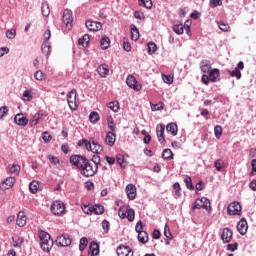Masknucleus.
<instances>
[{"mask_svg": "<svg viewBox=\"0 0 256 256\" xmlns=\"http://www.w3.org/2000/svg\"><path fill=\"white\" fill-rule=\"evenodd\" d=\"M85 147L87 151H91L92 153H96V155H99V153H103V146L95 140V138H89L87 139H82L78 141V147Z\"/></svg>", "mask_w": 256, "mask_h": 256, "instance_id": "1", "label": "nucleus"}, {"mask_svg": "<svg viewBox=\"0 0 256 256\" xmlns=\"http://www.w3.org/2000/svg\"><path fill=\"white\" fill-rule=\"evenodd\" d=\"M40 238V246L43 251L49 253L51 249H53V239H51V235L43 230L38 232Z\"/></svg>", "mask_w": 256, "mask_h": 256, "instance_id": "2", "label": "nucleus"}, {"mask_svg": "<svg viewBox=\"0 0 256 256\" xmlns=\"http://www.w3.org/2000/svg\"><path fill=\"white\" fill-rule=\"evenodd\" d=\"M99 169V166H97L95 163L86 160L85 164L82 166V169L80 170V174L83 175V177H93L95 173H97V170Z\"/></svg>", "mask_w": 256, "mask_h": 256, "instance_id": "3", "label": "nucleus"}, {"mask_svg": "<svg viewBox=\"0 0 256 256\" xmlns=\"http://www.w3.org/2000/svg\"><path fill=\"white\" fill-rule=\"evenodd\" d=\"M193 210L195 209H205L206 211H208V213L211 212V201H209L207 199V197H202L200 199H197L194 202V206L192 208Z\"/></svg>", "mask_w": 256, "mask_h": 256, "instance_id": "4", "label": "nucleus"}, {"mask_svg": "<svg viewBox=\"0 0 256 256\" xmlns=\"http://www.w3.org/2000/svg\"><path fill=\"white\" fill-rule=\"evenodd\" d=\"M62 21L68 31L73 29V11L65 9L62 16Z\"/></svg>", "mask_w": 256, "mask_h": 256, "instance_id": "5", "label": "nucleus"}, {"mask_svg": "<svg viewBox=\"0 0 256 256\" xmlns=\"http://www.w3.org/2000/svg\"><path fill=\"white\" fill-rule=\"evenodd\" d=\"M88 160L86 159L85 156L82 155H72L70 157V163L74 165L79 171L83 169V166Z\"/></svg>", "mask_w": 256, "mask_h": 256, "instance_id": "6", "label": "nucleus"}, {"mask_svg": "<svg viewBox=\"0 0 256 256\" xmlns=\"http://www.w3.org/2000/svg\"><path fill=\"white\" fill-rule=\"evenodd\" d=\"M67 103L71 111H77V90H71L67 95Z\"/></svg>", "mask_w": 256, "mask_h": 256, "instance_id": "7", "label": "nucleus"}, {"mask_svg": "<svg viewBox=\"0 0 256 256\" xmlns=\"http://www.w3.org/2000/svg\"><path fill=\"white\" fill-rule=\"evenodd\" d=\"M53 215H62L65 212V204L62 201L56 200L51 205Z\"/></svg>", "mask_w": 256, "mask_h": 256, "instance_id": "8", "label": "nucleus"}, {"mask_svg": "<svg viewBox=\"0 0 256 256\" xmlns=\"http://www.w3.org/2000/svg\"><path fill=\"white\" fill-rule=\"evenodd\" d=\"M241 204L239 202H232L227 207L228 215H241Z\"/></svg>", "mask_w": 256, "mask_h": 256, "instance_id": "9", "label": "nucleus"}, {"mask_svg": "<svg viewBox=\"0 0 256 256\" xmlns=\"http://www.w3.org/2000/svg\"><path fill=\"white\" fill-rule=\"evenodd\" d=\"M126 84L130 89H133L134 91H141L142 86L141 84L137 83V79L133 75H129L126 79Z\"/></svg>", "mask_w": 256, "mask_h": 256, "instance_id": "10", "label": "nucleus"}, {"mask_svg": "<svg viewBox=\"0 0 256 256\" xmlns=\"http://www.w3.org/2000/svg\"><path fill=\"white\" fill-rule=\"evenodd\" d=\"M56 245H59V247H69L71 245V238L67 234L58 236L56 238Z\"/></svg>", "mask_w": 256, "mask_h": 256, "instance_id": "11", "label": "nucleus"}, {"mask_svg": "<svg viewBox=\"0 0 256 256\" xmlns=\"http://www.w3.org/2000/svg\"><path fill=\"white\" fill-rule=\"evenodd\" d=\"M127 197L130 201H134L135 197H137V187L133 184H128L125 188Z\"/></svg>", "mask_w": 256, "mask_h": 256, "instance_id": "12", "label": "nucleus"}, {"mask_svg": "<svg viewBox=\"0 0 256 256\" xmlns=\"http://www.w3.org/2000/svg\"><path fill=\"white\" fill-rule=\"evenodd\" d=\"M14 123L19 125V127H25L29 123V119H27L23 113H19L15 115Z\"/></svg>", "mask_w": 256, "mask_h": 256, "instance_id": "13", "label": "nucleus"}, {"mask_svg": "<svg viewBox=\"0 0 256 256\" xmlns=\"http://www.w3.org/2000/svg\"><path fill=\"white\" fill-rule=\"evenodd\" d=\"M156 135H157L159 143H161V145H163V143H165V125L158 124L156 126Z\"/></svg>", "mask_w": 256, "mask_h": 256, "instance_id": "14", "label": "nucleus"}, {"mask_svg": "<svg viewBox=\"0 0 256 256\" xmlns=\"http://www.w3.org/2000/svg\"><path fill=\"white\" fill-rule=\"evenodd\" d=\"M116 253L118 256H133V250L129 246L121 245L117 248Z\"/></svg>", "mask_w": 256, "mask_h": 256, "instance_id": "15", "label": "nucleus"}, {"mask_svg": "<svg viewBox=\"0 0 256 256\" xmlns=\"http://www.w3.org/2000/svg\"><path fill=\"white\" fill-rule=\"evenodd\" d=\"M247 229H249V226L247 225V220H245V218H242L237 224V231L240 233V235H247Z\"/></svg>", "mask_w": 256, "mask_h": 256, "instance_id": "16", "label": "nucleus"}, {"mask_svg": "<svg viewBox=\"0 0 256 256\" xmlns=\"http://www.w3.org/2000/svg\"><path fill=\"white\" fill-rule=\"evenodd\" d=\"M221 239L224 243H230L233 239V231L229 228H224L221 234Z\"/></svg>", "mask_w": 256, "mask_h": 256, "instance_id": "17", "label": "nucleus"}, {"mask_svg": "<svg viewBox=\"0 0 256 256\" xmlns=\"http://www.w3.org/2000/svg\"><path fill=\"white\" fill-rule=\"evenodd\" d=\"M15 185V178L8 177L5 181H3L0 185L2 191H7V189H11Z\"/></svg>", "mask_w": 256, "mask_h": 256, "instance_id": "18", "label": "nucleus"}, {"mask_svg": "<svg viewBox=\"0 0 256 256\" xmlns=\"http://www.w3.org/2000/svg\"><path fill=\"white\" fill-rule=\"evenodd\" d=\"M85 25L87 29H89V31H100L101 27H103L100 22H95L91 20L86 21Z\"/></svg>", "mask_w": 256, "mask_h": 256, "instance_id": "19", "label": "nucleus"}, {"mask_svg": "<svg viewBox=\"0 0 256 256\" xmlns=\"http://www.w3.org/2000/svg\"><path fill=\"white\" fill-rule=\"evenodd\" d=\"M16 225H18V227H25V225H27V216H25V212H18Z\"/></svg>", "mask_w": 256, "mask_h": 256, "instance_id": "20", "label": "nucleus"}, {"mask_svg": "<svg viewBox=\"0 0 256 256\" xmlns=\"http://www.w3.org/2000/svg\"><path fill=\"white\" fill-rule=\"evenodd\" d=\"M115 141H117V136L113 132H107L105 137V143L108 147H113L115 145Z\"/></svg>", "mask_w": 256, "mask_h": 256, "instance_id": "21", "label": "nucleus"}, {"mask_svg": "<svg viewBox=\"0 0 256 256\" xmlns=\"http://www.w3.org/2000/svg\"><path fill=\"white\" fill-rule=\"evenodd\" d=\"M97 71L100 77H107L109 75V66L107 64H102L98 66Z\"/></svg>", "mask_w": 256, "mask_h": 256, "instance_id": "22", "label": "nucleus"}, {"mask_svg": "<svg viewBox=\"0 0 256 256\" xmlns=\"http://www.w3.org/2000/svg\"><path fill=\"white\" fill-rule=\"evenodd\" d=\"M43 117V112H37L32 119H30V126L36 127V125L39 124V121H41V118Z\"/></svg>", "mask_w": 256, "mask_h": 256, "instance_id": "23", "label": "nucleus"}, {"mask_svg": "<svg viewBox=\"0 0 256 256\" xmlns=\"http://www.w3.org/2000/svg\"><path fill=\"white\" fill-rule=\"evenodd\" d=\"M166 131H168V133H171V135H173V137H176L179 129L177 127V124L172 122L166 126Z\"/></svg>", "mask_w": 256, "mask_h": 256, "instance_id": "24", "label": "nucleus"}, {"mask_svg": "<svg viewBox=\"0 0 256 256\" xmlns=\"http://www.w3.org/2000/svg\"><path fill=\"white\" fill-rule=\"evenodd\" d=\"M220 75H221V73L219 72V69L214 68V69L210 70V72H209V79L212 83H215L217 81V79H219Z\"/></svg>", "mask_w": 256, "mask_h": 256, "instance_id": "25", "label": "nucleus"}, {"mask_svg": "<svg viewBox=\"0 0 256 256\" xmlns=\"http://www.w3.org/2000/svg\"><path fill=\"white\" fill-rule=\"evenodd\" d=\"M41 13L43 17H49V15H51V9L49 8V3H47V1L42 2Z\"/></svg>", "mask_w": 256, "mask_h": 256, "instance_id": "26", "label": "nucleus"}, {"mask_svg": "<svg viewBox=\"0 0 256 256\" xmlns=\"http://www.w3.org/2000/svg\"><path fill=\"white\" fill-rule=\"evenodd\" d=\"M42 53L43 55L49 56L51 55V44L49 43V41H44L42 43Z\"/></svg>", "mask_w": 256, "mask_h": 256, "instance_id": "27", "label": "nucleus"}, {"mask_svg": "<svg viewBox=\"0 0 256 256\" xmlns=\"http://www.w3.org/2000/svg\"><path fill=\"white\" fill-rule=\"evenodd\" d=\"M130 28H131L132 41H138L139 40V29H137V26H135V24H132L130 26Z\"/></svg>", "mask_w": 256, "mask_h": 256, "instance_id": "28", "label": "nucleus"}, {"mask_svg": "<svg viewBox=\"0 0 256 256\" xmlns=\"http://www.w3.org/2000/svg\"><path fill=\"white\" fill-rule=\"evenodd\" d=\"M104 212L105 208L103 205L95 204L92 206V213H94V215H103Z\"/></svg>", "mask_w": 256, "mask_h": 256, "instance_id": "29", "label": "nucleus"}, {"mask_svg": "<svg viewBox=\"0 0 256 256\" xmlns=\"http://www.w3.org/2000/svg\"><path fill=\"white\" fill-rule=\"evenodd\" d=\"M200 69L202 73H209V71H211V63L207 60L202 61Z\"/></svg>", "mask_w": 256, "mask_h": 256, "instance_id": "30", "label": "nucleus"}, {"mask_svg": "<svg viewBox=\"0 0 256 256\" xmlns=\"http://www.w3.org/2000/svg\"><path fill=\"white\" fill-rule=\"evenodd\" d=\"M89 34H85L82 38L78 40V45H82V47H87L89 45Z\"/></svg>", "mask_w": 256, "mask_h": 256, "instance_id": "31", "label": "nucleus"}, {"mask_svg": "<svg viewBox=\"0 0 256 256\" xmlns=\"http://www.w3.org/2000/svg\"><path fill=\"white\" fill-rule=\"evenodd\" d=\"M87 245H89V240L87 237H82L80 239L79 251H85V249H87Z\"/></svg>", "mask_w": 256, "mask_h": 256, "instance_id": "32", "label": "nucleus"}, {"mask_svg": "<svg viewBox=\"0 0 256 256\" xmlns=\"http://www.w3.org/2000/svg\"><path fill=\"white\" fill-rule=\"evenodd\" d=\"M138 241H139L140 243H147V241H149V235L147 234L146 231L140 232V233L138 234Z\"/></svg>", "mask_w": 256, "mask_h": 256, "instance_id": "33", "label": "nucleus"}, {"mask_svg": "<svg viewBox=\"0 0 256 256\" xmlns=\"http://www.w3.org/2000/svg\"><path fill=\"white\" fill-rule=\"evenodd\" d=\"M162 158H164L166 161H171V159H173V152L171 149H165L162 153Z\"/></svg>", "mask_w": 256, "mask_h": 256, "instance_id": "34", "label": "nucleus"}, {"mask_svg": "<svg viewBox=\"0 0 256 256\" xmlns=\"http://www.w3.org/2000/svg\"><path fill=\"white\" fill-rule=\"evenodd\" d=\"M129 206H121L118 211L120 219H125L127 217V211Z\"/></svg>", "mask_w": 256, "mask_h": 256, "instance_id": "35", "label": "nucleus"}, {"mask_svg": "<svg viewBox=\"0 0 256 256\" xmlns=\"http://www.w3.org/2000/svg\"><path fill=\"white\" fill-rule=\"evenodd\" d=\"M33 99V94L31 90H25L22 94V101H31Z\"/></svg>", "mask_w": 256, "mask_h": 256, "instance_id": "36", "label": "nucleus"}, {"mask_svg": "<svg viewBox=\"0 0 256 256\" xmlns=\"http://www.w3.org/2000/svg\"><path fill=\"white\" fill-rule=\"evenodd\" d=\"M101 49H109L110 40L109 37L105 36L100 41Z\"/></svg>", "mask_w": 256, "mask_h": 256, "instance_id": "37", "label": "nucleus"}, {"mask_svg": "<svg viewBox=\"0 0 256 256\" xmlns=\"http://www.w3.org/2000/svg\"><path fill=\"white\" fill-rule=\"evenodd\" d=\"M29 190L32 193H37L39 191V182L38 181H32L29 185Z\"/></svg>", "mask_w": 256, "mask_h": 256, "instance_id": "38", "label": "nucleus"}, {"mask_svg": "<svg viewBox=\"0 0 256 256\" xmlns=\"http://www.w3.org/2000/svg\"><path fill=\"white\" fill-rule=\"evenodd\" d=\"M126 218L128 219V221H135V210H133V208H129L126 212Z\"/></svg>", "mask_w": 256, "mask_h": 256, "instance_id": "39", "label": "nucleus"}, {"mask_svg": "<svg viewBox=\"0 0 256 256\" xmlns=\"http://www.w3.org/2000/svg\"><path fill=\"white\" fill-rule=\"evenodd\" d=\"M214 135L216 139H221V135H223V128L219 125L214 127Z\"/></svg>", "mask_w": 256, "mask_h": 256, "instance_id": "40", "label": "nucleus"}, {"mask_svg": "<svg viewBox=\"0 0 256 256\" xmlns=\"http://www.w3.org/2000/svg\"><path fill=\"white\" fill-rule=\"evenodd\" d=\"M81 209L83 211V213H85L86 215H93V206H89V205H82Z\"/></svg>", "mask_w": 256, "mask_h": 256, "instance_id": "41", "label": "nucleus"}, {"mask_svg": "<svg viewBox=\"0 0 256 256\" xmlns=\"http://www.w3.org/2000/svg\"><path fill=\"white\" fill-rule=\"evenodd\" d=\"M157 51V44L154 42L148 43V55H153Z\"/></svg>", "mask_w": 256, "mask_h": 256, "instance_id": "42", "label": "nucleus"}, {"mask_svg": "<svg viewBox=\"0 0 256 256\" xmlns=\"http://www.w3.org/2000/svg\"><path fill=\"white\" fill-rule=\"evenodd\" d=\"M228 73L232 76V77H236V79H241L242 74H241V70H239V68H235L232 71H228Z\"/></svg>", "mask_w": 256, "mask_h": 256, "instance_id": "43", "label": "nucleus"}, {"mask_svg": "<svg viewBox=\"0 0 256 256\" xmlns=\"http://www.w3.org/2000/svg\"><path fill=\"white\" fill-rule=\"evenodd\" d=\"M139 5H143L146 9H152L153 2L151 0H140Z\"/></svg>", "mask_w": 256, "mask_h": 256, "instance_id": "44", "label": "nucleus"}, {"mask_svg": "<svg viewBox=\"0 0 256 256\" xmlns=\"http://www.w3.org/2000/svg\"><path fill=\"white\" fill-rule=\"evenodd\" d=\"M6 37H7V39H15V37H17V30H15V29L7 30Z\"/></svg>", "mask_w": 256, "mask_h": 256, "instance_id": "45", "label": "nucleus"}, {"mask_svg": "<svg viewBox=\"0 0 256 256\" xmlns=\"http://www.w3.org/2000/svg\"><path fill=\"white\" fill-rule=\"evenodd\" d=\"M173 31L176 32L177 35H183V32H184L183 24L174 25Z\"/></svg>", "mask_w": 256, "mask_h": 256, "instance_id": "46", "label": "nucleus"}, {"mask_svg": "<svg viewBox=\"0 0 256 256\" xmlns=\"http://www.w3.org/2000/svg\"><path fill=\"white\" fill-rule=\"evenodd\" d=\"M34 78L36 79V81H43V79H45V73H43V71L41 70H38L35 72Z\"/></svg>", "mask_w": 256, "mask_h": 256, "instance_id": "47", "label": "nucleus"}, {"mask_svg": "<svg viewBox=\"0 0 256 256\" xmlns=\"http://www.w3.org/2000/svg\"><path fill=\"white\" fill-rule=\"evenodd\" d=\"M214 166L218 171H222L223 167H225V162L221 159L216 160Z\"/></svg>", "mask_w": 256, "mask_h": 256, "instance_id": "48", "label": "nucleus"}, {"mask_svg": "<svg viewBox=\"0 0 256 256\" xmlns=\"http://www.w3.org/2000/svg\"><path fill=\"white\" fill-rule=\"evenodd\" d=\"M19 171H21V166L17 165V164H13L10 167V173L14 174V175H19Z\"/></svg>", "mask_w": 256, "mask_h": 256, "instance_id": "49", "label": "nucleus"}, {"mask_svg": "<svg viewBox=\"0 0 256 256\" xmlns=\"http://www.w3.org/2000/svg\"><path fill=\"white\" fill-rule=\"evenodd\" d=\"M164 235L167 239H173V234H171V230L168 224H165L164 226Z\"/></svg>", "mask_w": 256, "mask_h": 256, "instance_id": "50", "label": "nucleus"}, {"mask_svg": "<svg viewBox=\"0 0 256 256\" xmlns=\"http://www.w3.org/2000/svg\"><path fill=\"white\" fill-rule=\"evenodd\" d=\"M9 113V108L7 106L0 107V119H3V117H7Z\"/></svg>", "mask_w": 256, "mask_h": 256, "instance_id": "51", "label": "nucleus"}, {"mask_svg": "<svg viewBox=\"0 0 256 256\" xmlns=\"http://www.w3.org/2000/svg\"><path fill=\"white\" fill-rule=\"evenodd\" d=\"M89 119L92 123H97V121H99V113L91 112L89 115Z\"/></svg>", "mask_w": 256, "mask_h": 256, "instance_id": "52", "label": "nucleus"}, {"mask_svg": "<svg viewBox=\"0 0 256 256\" xmlns=\"http://www.w3.org/2000/svg\"><path fill=\"white\" fill-rule=\"evenodd\" d=\"M184 182L186 183V187H187V189H195V187L193 186V182L191 181V177H189V176H186L185 178H184Z\"/></svg>", "mask_w": 256, "mask_h": 256, "instance_id": "53", "label": "nucleus"}, {"mask_svg": "<svg viewBox=\"0 0 256 256\" xmlns=\"http://www.w3.org/2000/svg\"><path fill=\"white\" fill-rule=\"evenodd\" d=\"M109 108L114 111V113H117L119 111V102H110Z\"/></svg>", "mask_w": 256, "mask_h": 256, "instance_id": "54", "label": "nucleus"}, {"mask_svg": "<svg viewBox=\"0 0 256 256\" xmlns=\"http://www.w3.org/2000/svg\"><path fill=\"white\" fill-rule=\"evenodd\" d=\"M162 79L164 81V83H167L168 85H171V83H173V77H171V75H162Z\"/></svg>", "mask_w": 256, "mask_h": 256, "instance_id": "55", "label": "nucleus"}, {"mask_svg": "<svg viewBox=\"0 0 256 256\" xmlns=\"http://www.w3.org/2000/svg\"><path fill=\"white\" fill-rule=\"evenodd\" d=\"M48 160L50 161V163L52 165H59V158L52 156V155H48Z\"/></svg>", "mask_w": 256, "mask_h": 256, "instance_id": "56", "label": "nucleus"}, {"mask_svg": "<svg viewBox=\"0 0 256 256\" xmlns=\"http://www.w3.org/2000/svg\"><path fill=\"white\" fill-rule=\"evenodd\" d=\"M135 231L139 234V233H143V222L142 221H138L135 227Z\"/></svg>", "mask_w": 256, "mask_h": 256, "instance_id": "57", "label": "nucleus"}, {"mask_svg": "<svg viewBox=\"0 0 256 256\" xmlns=\"http://www.w3.org/2000/svg\"><path fill=\"white\" fill-rule=\"evenodd\" d=\"M91 163H94L97 167H99V163H101V157L99 155H94L92 157V160L90 161Z\"/></svg>", "mask_w": 256, "mask_h": 256, "instance_id": "58", "label": "nucleus"}, {"mask_svg": "<svg viewBox=\"0 0 256 256\" xmlns=\"http://www.w3.org/2000/svg\"><path fill=\"white\" fill-rule=\"evenodd\" d=\"M237 247H239V244L237 242L228 244L227 251H237Z\"/></svg>", "mask_w": 256, "mask_h": 256, "instance_id": "59", "label": "nucleus"}, {"mask_svg": "<svg viewBox=\"0 0 256 256\" xmlns=\"http://www.w3.org/2000/svg\"><path fill=\"white\" fill-rule=\"evenodd\" d=\"M109 227H110L109 221L103 220L102 221V228L104 230V233H109Z\"/></svg>", "mask_w": 256, "mask_h": 256, "instance_id": "60", "label": "nucleus"}, {"mask_svg": "<svg viewBox=\"0 0 256 256\" xmlns=\"http://www.w3.org/2000/svg\"><path fill=\"white\" fill-rule=\"evenodd\" d=\"M117 163H119L120 167H122L123 169H125V167H127L123 156H117Z\"/></svg>", "mask_w": 256, "mask_h": 256, "instance_id": "61", "label": "nucleus"}, {"mask_svg": "<svg viewBox=\"0 0 256 256\" xmlns=\"http://www.w3.org/2000/svg\"><path fill=\"white\" fill-rule=\"evenodd\" d=\"M42 139L45 143H49V141H51L52 137L49 135V132H44L42 134Z\"/></svg>", "mask_w": 256, "mask_h": 256, "instance_id": "62", "label": "nucleus"}, {"mask_svg": "<svg viewBox=\"0 0 256 256\" xmlns=\"http://www.w3.org/2000/svg\"><path fill=\"white\" fill-rule=\"evenodd\" d=\"M223 2L221 0H210V7L215 8L218 5H222Z\"/></svg>", "mask_w": 256, "mask_h": 256, "instance_id": "63", "label": "nucleus"}, {"mask_svg": "<svg viewBox=\"0 0 256 256\" xmlns=\"http://www.w3.org/2000/svg\"><path fill=\"white\" fill-rule=\"evenodd\" d=\"M218 27L221 31H229V24L227 23H218Z\"/></svg>", "mask_w": 256, "mask_h": 256, "instance_id": "64", "label": "nucleus"}]
</instances>
